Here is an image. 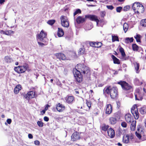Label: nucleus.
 I'll use <instances>...</instances> for the list:
<instances>
[{"instance_id": "obj_1", "label": "nucleus", "mask_w": 146, "mask_h": 146, "mask_svg": "<svg viewBox=\"0 0 146 146\" xmlns=\"http://www.w3.org/2000/svg\"><path fill=\"white\" fill-rule=\"evenodd\" d=\"M80 66L81 68H78L79 70H77L76 68H74L73 70V73L75 79L79 83H81L82 81L83 76L81 73L85 74L87 77H89L90 75L88 67L83 64L81 65Z\"/></svg>"}, {"instance_id": "obj_2", "label": "nucleus", "mask_w": 146, "mask_h": 146, "mask_svg": "<svg viewBox=\"0 0 146 146\" xmlns=\"http://www.w3.org/2000/svg\"><path fill=\"white\" fill-rule=\"evenodd\" d=\"M28 68V65L25 64L23 66L15 67L14 68V70L18 73L20 74L24 72Z\"/></svg>"}, {"instance_id": "obj_3", "label": "nucleus", "mask_w": 146, "mask_h": 146, "mask_svg": "<svg viewBox=\"0 0 146 146\" xmlns=\"http://www.w3.org/2000/svg\"><path fill=\"white\" fill-rule=\"evenodd\" d=\"M117 83L118 84L120 85L122 89L125 90H129L132 88L129 84L125 81H120Z\"/></svg>"}, {"instance_id": "obj_4", "label": "nucleus", "mask_w": 146, "mask_h": 146, "mask_svg": "<svg viewBox=\"0 0 146 146\" xmlns=\"http://www.w3.org/2000/svg\"><path fill=\"white\" fill-rule=\"evenodd\" d=\"M61 24L62 26L65 27H68L69 25V23L67 18L66 17L62 15L60 17Z\"/></svg>"}, {"instance_id": "obj_5", "label": "nucleus", "mask_w": 146, "mask_h": 146, "mask_svg": "<svg viewBox=\"0 0 146 146\" xmlns=\"http://www.w3.org/2000/svg\"><path fill=\"white\" fill-rule=\"evenodd\" d=\"M110 95L112 99L116 98L118 96L117 89L115 87H112L111 88L110 91Z\"/></svg>"}, {"instance_id": "obj_6", "label": "nucleus", "mask_w": 146, "mask_h": 146, "mask_svg": "<svg viewBox=\"0 0 146 146\" xmlns=\"http://www.w3.org/2000/svg\"><path fill=\"white\" fill-rule=\"evenodd\" d=\"M131 112L135 119H138L139 117V113L136 105H134L132 107L131 109Z\"/></svg>"}, {"instance_id": "obj_7", "label": "nucleus", "mask_w": 146, "mask_h": 146, "mask_svg": "<svg viewBox=\"0 0 146 146\" xmlns=\"http://www.w3.org/2000/svg\"><path fill=\"white\" fill-rule=\"evenodd\" d=\"M81 133L76 131L74 132L71 136V140L72 141H76L81 138Z\"/></svg>"}, {"instance_id": "obj_8", "label": "nucleus", "mask_w": 146, "mask_h": 146, "mask_svg": "<svg viewBox=\"0 0 146 146\" xmlns=\"http://www.w3.org/2000/svg\"><path fill=\"white\" fill-rule=\"evenodd\" d=\"M85 17V18L89 19L91 21L96 22L97 25L98 26L100 20L98 19L96 16L94 15H86Z\"/></svg>"}, {"instance_id": "obj_9", "label": "nucleus", "mask_w": 146, "mask_h": 146, "mask_svg": "<svg viewBox=\"0 0 146 146\" xmlns=\"http://www.w3.org/2000/svg\"><path fill=\"white\" fill-rule=\"evenodd\" d=\"M46 33H44L43 30H42L40 34L38 35L37 40L42 42H45V40L44 38L46 37Z\"/></svg>"}, {"instance_id": "obj_10", "label": "nucleus", "mask_w": 146, "mask_h": 146, "mask_svg": "<svg viewBox=\"0 0 146 146\" xmlns=\"http://www.w3.org/2000/svg\"><path fill=\"white\" fill-rule=\"evenodd\" d=\"M56 108L58 111L61 112L64 110L65 106L62 104L59 103L56 105Z\"/></svg>"}, {"instance_id": "obj_11", "label": "nucleus", "mask_w": 146, "mask_h": 146, "mask_svg": "<svg viewBox=\"0 0 146 146\" xmlns=\"http://www.w3.org/2000/svg\"><path fill=\"white\" fill-rule=\"evenodd\" d=\"M108 136L111 138H113L115 136V131L111 128H110L108 129Z\"/></svg>"}, {"instance_id": "obj_12", "label": "nucleus", "mask_w": 146, "mask_h": 146, "mask_svg": "<svg viewBox=\"0 0 146 146\" xmlns=\"http://www.w3.org/2000/svg\"><path fill=\"white\" fill-rule=\"evenodd\" d=\"M111 88L112 87H111L110 86L108 87H106L103 90L104 94L105 96L106 95V94L108 95L110 94V91Z\"/></svg>"}, {"instance_id": "obj_13", "label": "nucleus", "mask_w": 146, "mask_h": 146, "mask_svg": "<svg viewBox=\"0 0 146 146\" xmlns=\"http://www.w3.org/2000/svg\"><path fill=\"white\" fill-rule=\"evenodd\" d=\"M56 56L57 58H59L60 60H64L66 58L65 55L62 53H56Z\"/></svg>"}, {"instance_id": "obj_14", "label": "nucleus", "mask_w": 146, "mask_h": 146, "mask_svg": "<svg viewBox=\"0 0 146 146\" xmlns=\"http://www.w3.org/2000/svg\"><path fill=\"white\" fill-rule=\"evenodd\" d=\"M144 8L143 6L141 4H140L138 9L137 11H135V12H137V13L139 14L140 13H143L144 11Z\"/></svg>"}, {"instance_id": "obj_15", "label": "nucleus", "mask_w": 146, "mask_h": 146, "mask_svg": "<svg viewBox=\"0 0 146 146\" xmlns=\"http://www.w3.org/2000/svg\"><path fill=\"white\" fill-rule=\"evenodd\" d=\"M112 106L110 104H107L106 109V113L109 114L111 113L112 111Z\"/></svg>"}, {"instance_id": "obj_16", "label": "nucleus", "mask_w": 146, "mask_h": 146, "mask_svg": "<svg viewBox=\"0 0 146 146\" xmlns=\"http://www.w3.org/2000/svg\"><path fill=\"white\" fill-rule=\"evenodd\" d=\"M85 21V18L81 16H78L76 19L77 23L78 24L82 23Z\"/></svg>"}, {"instance_id": "obj_17", "label": "nucleus", "mask_w": 146, "mask_h": 146, "mask_svg": "<svg viewBox=\"0 0 146 146\" xmlns=\"http://www.w3.org/2000/svg\"><path fill=\"white\" fill-rule=\"evenodd\" d=\"M27 93L29 98H32L35 97L36 93L35 92L31 91Z\"/></svg>"}, {"instance_id": "obj_18", "label": "nucleus", "mask_w": 146, "mask_h": 146, "mask_svg": "<svg viewBox=\"0 0 146 146\" xmlns=\"http://www.w3.org/2000/svg\"><path fill=\"white\" fill-rule=\"evenodd\" d=\"M140 4L139 2H135L133 3L132 6V8L134 11H137Z\"/></svg>"}, {"instance_id": "obj_19", "label": "nucleus", "mask_w": 146, "mask_h": 146, "mask_svg": "<svg viewBox=\"0 0 146 146\" xmlns=\"http://www.w3.org/2000/svg\"><path fill=\"white\" fill-rule=\"evenodd\" d=\"M119 51L121 53L122 56L121 58L123 59V60H126L125 58H124L126 54L123 48L121 47H120L119 48Z\"/></svg>"}, {"instance_id": "obj_20", "label": "nucleus", "mask_w": 146, "mask_h": 146, "mask_svg": "<svg viewBox=\"0 0 146 146\" xmlns=\"http://www.w3.org/2000/svg\"><path fill=\"white\" fill-rule=\"evenodd\" d=\"M110 123L111 125H114L115 124L117 120L115 117H111L109 119Z\"/></svg>"}, {"instance_id": "obj_21", "label": "nucleus", "mask_w": 146, "mask_h": 146, "mask_svg": "<svg viewBox=\"0 0 146 146\" xmlns=\"http://www.w3.org/2000/svg\"><path fill=\"white\" fill-rule=\"evenodd\" d=\"M74 100V97L73 96H68L65 98L66 102L68 104H71Z\"/></svg>"}, {"instance_id": "obj_22", "label": "nucleus", "mask_w": 146, "mask_h": 146, "mask_svg": "<svg viewBox=\"0 0 146 146\" xmlns=\"http://www.w3.org/2000/svg\"><path fill=\"white\" fill-rule=\"evenodd\" d=\"M64 32L62 29L58 28L57 35L59 37L62 36L64 35Z\"/></svg>"}, {"instance_id": "obj_23", "label": "nucleus", "mask_w": 146, "mask_h": 146, "mask_svg": "<svg viewBox=\"0 0 146 146\" xmlns=\"http://www.w3.org/2000/svg\"><path fill=\"white\" fill-rule=\"evenodd\" d=\"M131 115L129 113L126 114L125 116V118L126 121L128 123H130L132 121L131 118Z\"/></svg>"}, {"instance_id": "obj_24", "label": "nucleus", "mask_w": 146, "mask_h": 146, "mask_svg": "<svg viewBox=\"0 0 146 146\" xmlns=\"http://www.w3.org/2000/svg\"><path fill=\"white\" fill-rule=\"evenodd\" d=\"M111 57L113 60V63L115 64H119L120 63L119 60L114 55H112Z\"/></svg>"}, {"instance_id": "obj_25", "label": "nucleus", "mask_w": 146, "mask_h": 146, "mask_svg": "<svg viewBox=\"0 0 146 146\" xmlns=\"http://www.w3.org/2000/svg\"><path fill=\"white\" fill-rule=\"evenodd\" d=\"M133 64L134 65L135 70L136 71V72L137 73H138L139 71V70L140 66L139 64V63L136 62H134Z\"/></svg>"}, {"instance_id": "obj_26", "label": "nucleus", "mask_w": 146, "mask_h": 146, "mask_svg": "<svg viewBox=\"0 0 146 146\" xmlns=\"http://www.w3.org/2000/svg\"><path fill=\"white\" fill-rule=\"evenodd\" d=\"M21 89V86L20 84L17 85L15 88L14 90V93L16 94L19 93V91Z\"/></svg>"}, {"instance_id": "obj_27", "label": "nucleus", "mask_w": 146, "mask_h": 146, "mask_svg": "<svg viewBox=\"0 0 146 146\" xmlns=\"http://www.w3.org/2000/svg\"><path fill=\"white\" fill-rule=\"evenodd\" d=\"M131 125V130L134 131L135 129L136 121L135 120L132 121Z\"/></svg>"}, {"instance_id": "obj_28", "label": "nucleus", "mask_w": 146, "mask_h": 146, "mask_svg": "<svg viewBox=\"0 0 146 146\" xmlns=\"http://www.w3.org/2000/svg\"><path fill=\"white\" fill-rule=\"evenodd\" d=\"M134 39L133 37H126L125 39V42L127 43L129 42L131 43L133 42Z\"/></svg>"}, {"instance_id": "obj_29", "label": "nucleus", "mask_w": 146, "mask_h": 146, "mask_svg": "<svg viewBox=\"0 0 146 146\" xmlns=\"http://www.w3.org/2000/svg\"><path fill=\"white\" fill-rule=\"evenodd\" d=\"M139 111L142 115L146 113V108L145 107H141Z\"/></svg>"}, {"instance_id": "obj_30", "label": "nucleus", "mask_w": 146, "mask_h": 146, "mask_svg": "<svg viewBox=\"0 0 146 146\" xmlns=\"http://www.w3.org/2000/svg\"><path fill=\"white\" fill-rule=\"evenodd\" d=\"M129 137L128 136H126L125 137H123V141L125 143H128L129 142Z\"/></svg>"}, {"instance_id": "obj_31", "label": "nucleus", "mask_w": 146, "mask_h": 146, "mask_svg": "<svg viewBox=\"0 0 146 146\" xmlns=\"http://www.w3.org/2000/svg\"><path fill=\"white\" fill-rule=\"evenodd\" d=\"M5 61L7 63H11L13 61L12 59L9 56H6L4 58Z\"/></svg>"}, {"instance_id": "obj_32", "label": "nucleus", "mask_w": 146, "mask_h": 146, "mask_svg": "<svg viewBox=\"0 0 146 146\" xmlns=\"http://www.w3.org/2000/svg\"><path fill=\"white\" fill-rule=\"evenodd\" d=\"M134 37L136 39L137 42H141L140 38L141 37V36L140 35L137 34L135 36H134Z\"/></svg>"}, {"instance_id": "obj_33", "label": "nucleus", "mask_w": 146, "mask_h": 146, "mask_svg": "<svg viewBox=\"0 0 146 146\" xmlns=\"http://www.w3.org/2000/svg\"><path fill=\"white\" fill-rule=\"evenodd\" d=\"M128 28V24L125 23L123 25V29L125 33L127 31Z\"/></svg>"}, {"instance_id": "obj_34", "label": "nucleus", "mask_w": 146, "mask_h": 146, "mask_svg": "<svg viewBox=\"0 0 146 146\" xmlns=\"http://www.w3.org/2000/svg\"><path fill=\"white\" fill-rule=\"evenodd\" d=\"M112 40L113 42L115 41H119L118 37L116 36L112 35Z\"/></svg>"}, {"instance_id": "obj_35", "label": "nucleus", "mask_w": 146, "mask_h": 146, "mask_svg": "<svg viewBox=\"0 0 146 146\" xmlns=\"http://www.w3.org/2000/svg\"><path fill=\"white\" fill-rule=\"evenodd\" d=\"M85 49L84 48H81L79 50L78 54L80 55H82L85 52Z\"/></svg>"}, {"instance_id": "obj_36", "label": "nucleus", "mask_w": 146, "mask_h": 146, "mask_svg": "<svg viewBox=\"0 0 146 146\" xmlns=\"http://www.w3.org/2000/svg\"><path fill=\"white\" fill-rule=\"evenodd\" d=\"M132 47L133 51H137L138 49V46L135 44H133L132 45Z\"/></svg>"}, {"instance_id": "obj_37", "label": "nucleus", "mask_w": 146, "mask_h": 146, "mask_svg": "<svg viewBox=\"0 0 146 146\" xmlns=\"http://www.w3.org/2000/svg\"><path fill=\"white\" fill-rule=\"evenodd\" d=\"M141 26L144 27H146V19L142 20L140 22Z\"/></svg>"}, {"instance_id": "obj_38", "label": "nucleus", "mask_w": 146, "mask_h": 146, "mask_svg": "<svg viewBox=\"0 0 146 146\" xmlns=\"http://www.w3.org/2000/svg\"><path fill=\"white\" fill-rule=\"evenodd\" d=\"M14 33V31L11 30H8L6 31L5 35H10L11 34H13Z\"/></svg>"}, {"instance_id": "obj_39", "label": "nucleus", "mask_w": 146, "mask_h": 146, "mask_svg": "<svg viewBox=\"0 0 146 146\" xmlns=\"http://www.w3.org/2000/svg\"><path fill=\"white\" fill-rule=\"evenodd\" d=\"M109 127V125H104L103 126H102V130L104 131H106L107 130V129Z\"/></svg>"}, {"instance_id": "obj_40", "label": "nucleus", "mask_w": 146, "mask_h": 146, "mask_svg": "<svg viewBox=\"0 0 146 146\" xmlns=\"http://www.w3.org/2000/svg\"><path fill=\"white\" fill-rule=\"evenodd\" d=\"M55 22V20H50L48 21L47 23L49 25H52Z\"/></svg>"}, {"instance_id": "obj_41", "label": "nucleus", "mask_w": 146, "mask_h": 146, "mask_svg": "<svg viewBox=\"0 0 146 146\" xmlns=\"http://www.w3.org/2000/svg\"><path fill=\"white\" fill-rule=\"evenodd\" d=\"M96 45L95 46V47L97 48H100L102 46V44L100 42H96Z\"/></svg>"}, {"instance_id": "obj_42", "label": "nucleus", "mask_w": 146, "mask_h": 146, "mask_svg": "<svg viewBox=\"0 0 146 146\" xmlns=\"http://www.w3.org/2000/svg\"><path fill=\"white\" fill-rule=\"evenodd\" d=\"M81 11L80 9H77L74 12V15L75 16V15L78 13H81Z\"/></svg>"}, {"instance_id": "obj_43", "label": "nucleus", "mask_w": 146, "mask_h": 146, "mask_svg": "<svg viewBox=\"0 0 146 146\" xmlns=\"http://www.w3.org/2000/svg\"><path fill=\"white\" fill-rule=\"evenodd\" d=\"M37 123L38 126L39 127H42L43 126L44 123L41 121H38Z\"/></svg>"}, {"instance_id": "obj_44", "label": "nucleus", "mask_w": 146, "mask_h": 146, "mask_svg": "<svg viewBox=\"0 0 146 146\" xmlns=\"http://www.w3.org/2000/svg\"><path fill=\"white\" fill-rule=\"evenodd\" d=\"M86 104L88 106V107L90 109L91 106V104H92V102H91L88 100H86Z\"/></svg>"}, {"instance_id": "obj_45", "label": "nucleus", "mask_w": 146, "mask_h": 146, "mask_svg": "<svg viewBox=\"0 0 146 146\" xmlns=\"http://www.w3.org/2000/svg\"><path fill=\"white\" fill-rule=\"evenodd\" d=\"M130 8L129 6L127 5L123 7V10L124 11H127Z\"/></svg>"}, {"instance_id": "obj_46", "label": "nucleus", "mask_w": 146, "mask_h": 146, "mask_svg": "<svg viewBox=\"0 0 146 146\" xmlns=\"http://www.w3.org/2000/svg\"><path fill=\"white\" fill-rule=\"evenodd\" d=\"M122 9V7H117L116 8V10L117 12L120 13Z\"/></svg>"}, {"instance_id": "obj_47", "label": "nucleus", "mask_w": 146, "mask_h": 146, "mask_svg": "<svg viewBox=\"0 0 146 146\" xmlns=\"http://www.w3.org/2000/svg\"><path fill=\"white\" fill-rule=\"evenodd\" d=\"M106 12L104 11H102L100 12L101 16L102 17H104L105 16Z\"/></svg>"}, {"instance_id": "obj_48", "label": "nucleus", "mask_w": 146, "mask_h": 146, "mask_svg": "<svg viewBox=\"0 0 146 146\" xmlns=\"http://www.w3.org/2000/svg\"><path fill=\"white\" fill-rule=\"evenodd\" d=\"M135 135L136 136L139 138V139H141V136L140 134L139 133H137V131L135 132Z\"/></svg>"}, {"instance_id": "obj_49", "label": "nucleus", "mask_w": 146, "mask_h": 146, "mask_svg": "<svg viewBox=\"0 0 146 146\" xmlns=\"http://www.w3.org/2000/svg\"><path fill=\"white\" fill-rule=\"evenodd\" d=\"M121 125L123 127H127V123L125 122H122L121 124Z\"/></svg>"}, {"instance_id": "obj_50", "label": "nucleus", "mask_w": 146, "mask_h": 146, "mask_svg": "<svg viewBox=\"0 0 146 146\" xmlns=\"http://www.w3.org/2000/svg\"><path fill=\"white\" fill-rule=\"evenodd\" d=\"M96 42H89V44L90 46L93 47H95V46L96 45Z\"/></svg>"}, {"instance_id": "obj_51", "label": "nucleus", "mask_w": 146, "mask_h": 146, "mask_svg": "<svg viewBox=\"0 0 146 146\" xmlns=\"http://www.w3.org/2000/svg\"><path fill=\"white\" fill-rule=\"evenodd\" d=\"M106 7L108 9L111 10H112L114 8L113 7L112 5H107Z\"/></svg>"}, {"instance_id": "obj_52", "label": "nucleus", "mask_w": 146, "mask_h": 146, "mask_svg": "<svg viewBox=\"0 0 146 146\" xmlns=\"http://www.w3.org/2000/svg\"><path fill=\"white\" fill-rule=\"evenodd\" d=\"M135 84L137 85H139L140 84L139 82V80L137 78H136L135 80Z\"/></svg>"}, {"instance_id": "obj_53", "label": "nucleus", "mask_w": 146, "mask_h": 146, "mask_svg": "<svg viewBox=\"0 0 146 146\" xmlns=\"http://www.w3.org/2000/svg\"><path fill=\"white\" fill-rule=\"evenodd\" d=\"M116 103L117 105V108H119L120 107V103L119 101H117Z\"/></svg>"}, {"instance_id": "obj_54", "label": "nucleus", "mask_w": 146, "mask_h": 146, "mask_svg": "<svg viewBox=\"0 0 146 146\" xmlns=\"http://www.w3.org/2000/svg\"><path fill=\"white\" fill-rule=\"evenodd\" d=\"M34 143L36 145H39L40 144V142L38 140H36L34 141Z\"/></svg>"}, {"instance_id": "obj_55", "label": "nucleus", "mask_w": 146, "mask_h": 146, "mask_svg": "<svg viewBox=\"0 0 146 146\" xmlns=\"http://www.w3.org/2000/svg\"><path fill=\"white\" fill-rule=\"evenodd\" d=\"M44 121L47 122L49 121V119L48 117L47 116H45L44 117Z\"/></svg>"}, {"instance_id": "obj_56", "label": "nucleus", "mask_w": 146, "mask_h": 146, "mask_svg": "<svg viewBox=\"0 0 146 146\" xmlns=\"http://www.w3.org/2000/svg\"><path fill=\"white\" fill-rule=\"evenodd\" d=\"M11 121L12 120L11 119H8L7 120V122L9 124H10Z\"/></svg>"}, {"instance_id": "obj_57", "label": "nucleus", "mask_w": 146, "mask_h": 146, "mask_svg": "<svg viewBox=\"0 0 146 146\" xmlns=\"http://www.w3.org/2000/svg\"><path fill=\"white\" fill-rule=\"evenodd\" d=\"M135 100H142L143 99L142 97H140V99H138L137 97V95H135Z\"/></svg>"}, {"instance_id": "obj_58", "label": "nucleus", "mask_w": 146, "mask_h": 146, "mask_svg": "<svg viewBox=\"0 0 146 146\" xmlns=\"http://www.w3.org/2000/svg\"><path fill=\"white\" fill-rule=\"evenodd\" d=\"M50 106L48 104L46 105V107H45V108H44L45 110H47L48 109V108L49 107H50Z\"/></svg>"}, {"instance_id": "obj_59", "label": "nucleus", "mask_w": 146, "mask_h": 146, "mask_svg": "<svg viewBox=\"0 0 146 146\" xmlns=\"http://www.w3.org/2000/svg\"><path fill=\"white\" fill-rule=\"evenodd\" d=\"M38 44L39 45H40L41 46H43V45H44V44L42 42L38 41Z\"/></svg>"}, {"instance_id": "obj_60", "label": "nucleus", "mask_w": 146, "mask_h": 146, "mask_svg": "<svg viewBox=\"0 0 146 146\" xmlns=\"http://www.w3.org/2000/svg\"><path fill=\"white\" fill-rule=\"evenodd\" d=\"M28 137L29 139H32L33 138V136L31 134H29L28 135Z\"/></svg>"}, {"instance_id": "obj_61", "label": "nucleus", "mask_w": 146, "mask_h": 146, "mask_svg": "<svg viewBox=\"0 0 146 146\" xmlns=\"http://www.w3.org/2000/svg\"><path fill=\"white\" fill-rule=\"evenodd\" d=\"M24 97L27 100H29V98H28V93H27V94H25V95Z\"/></svg>"}, {"instance_id": "obj_62", "label": "nucleus", "mask_w": 146, "mask_h": 146, "mask_svg": "<svg viewBox=\"0 0 146 146\" xmlns=\"http://www.w3.org/2000/svg\"><path fill=\"white\" fill-rule=\"evenodd\" d=\"M5 2V0H0V4H3Z\"/></svg>"}, {"instance_id": "obj_63", "label": "nucleus", "mask_w": 146, "mask_h": 146, "mask_svg": "<svg viewBox=\"0 0 146 146\" xmlns=\"http://www.w3.org/2000/svg\"><path fill=\"white\" fill-rule=\"evenodd\" d=\"M0 33H1L3 34H5L6 31H4L3 30H1L0 31Z\"/></svg>"}, {"instance_id": "obj_64", "label": "nucleus", "mask_w": 146, "mask_h": 146, "mask_svg": "<svg viewBox=\"0 0 146 146\" xmlns=\"http://www.w3.org/2000/svg\"><path fill=\"white\" fill-rule=\"evenodd\" d=\"M118 71H116L114 73V74H117L118 73Z\"/></svg>"}]
</instances>
